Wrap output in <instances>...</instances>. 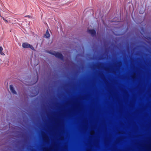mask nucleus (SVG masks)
<instances>
[{"label":"nucleus","instance_id":"nucleus-4","mask_svg":"<svg viewBox=\"0 0 151 151\" xmlns=\"http://www.w3.org/2000/svg\"><path fill=\"white\" fill-rule=\"evenodd\" d=\"M45 37L46 38H49L50 36V34L49 33V32L48 30H47L45 34L44 35Z\"/></svg>","mask_w":151,"mask_h":151},{"label":"nucleus","instance_id":"nucleus-5","mask_svg":"<svg viewBox=\"0 0 151 151\" xmlns=\"http://www.w3.org/2000/svg\"><path fill=\"white\" fill-rule=\"evenodd\" d=\"M89 32L92 35H93L95 34V31L93 29L89 30Z\"/></svg>","mask_w":151,"mask_h":151},{"label":"nucleus","instance_id":"nucleus-3","mask_svg":"<svg viewBox=\"0 0 151 151\" xmlns=\"http://www.w3.org/2000/svg\"><path fill=\"white\" fill-rule=\"evenodd\" d=\"M10 89L11 92L14 94H16V92L12 86L10 85Z\"/></svg>","mask_w":151,"mask_h":151},{"label":"nucleus","instance_id":"nucleus-8","mask_svg":"<svg viewBox=\"0 0 151 151\" xmlns=\"http://www.w3.org/2000/svg\"><path fill=\"white\" fill-rule=\"evenodd\" d=\"M93 133H94V132H91V134H93Z\"/></svg>","mask_w":151,"mask_h":151},{"label":"nucleus","instance_id":"nucleus-2","mask_svg":"<svg viewBox=\"0 0 151 151\" xmlns=\"http://www.w3.org/2000/svg\"><path fill=\"white\" fill-rule=\"evenodd\" d=\"M52 54L59 58H62V55L59 52H54Z\"/></svg>","mask_w":151,"mask_h":151},{"label":"nucleus","instance_id":"nucleus-6","mask_svg":"<svg viewBox=\"0 0 151 151\" xmlns=\"http://www.w3.org/2000/svg\"><path fill=\"white\" fill-rule=\"evenodd\" d=\"M3 48L1 47H0V54L2 55H4L5 54L2 52Z\"/></svg>","mask_w":151,"mask_h":151},{"label":"nucleus","instance_id":"nucleus-7","mask_svg":"<svg viewBox=\"0 0 151 151\" xmlns=\"http://www.w3.org/2000/svg\"><path fill=\"white\" fill-rule=\"evenodd\" d=\"M3 19V20L6 23H7L8 22V21L7 20L4 19L3 17L2 18Z\"/></svg>","mask_w":151,"mask_h":151},{"label":"nucleus","instance_id":"nucleus-1","mask_svg":"<svg viewBox=\"0 0 151 151\" xmlns=\"http://www.w3.org/2000/svg\"><path fill=\"white\" fill-rule=\"evenodd\" d=\"M22 46L24 48H30L32 50H35L34 48L32 45L26 42L23 43Z\"/></svg>","mask_w":151,"mask_h":151}]
</instances>
